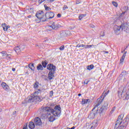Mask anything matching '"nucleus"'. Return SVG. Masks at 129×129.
Instances as JSON below:
<instances>
[{"instance_id":"4be33fe9","label":"nucleus","mask_w":129,"mask_h":129,"mask_svg":"<svg viewBox=\"0 0 129 129\" xmlns=\"http://www.w3.org/2000/svg\"><path fill=\"white\" fill-rule=\"evenodd\" d=\"M14 50L16 53H19V52H21V51H22V49H21V47H20V46H17L14 48Z\"/></svg>"},{"instance_id":"9d476101","label":"nucleus","mask_w":129,"mask_h":129,"mask_svg":"<svg viewBox=\"0 0 129 129\" xmlns=\"http://www.w3.org/2000/svg\"><path fill=\"white\" fill-rule=\"evenodd\" d=\"M47 69L49 70V71H56V66L52 63H49L47 66Z\"/></svg>"},{"instance_id":"bf43d9fd","label":"nucleus","mask_w":129,"mask_h":129,"mask_svg":"<svg viewBox=\"0 0 129 129\" xmlns=\"http://www.w3.org/2000/svg\"><path fill=\"white\" fill-rule=\"evenodd\" d=\"M127 53V51H124V54H126Z\"/></svg>"},{"instance_id":"423d86ee","label":"nucleus","mask_w":129,"mask_h":129,"mask_svg":"<svg viewBox=\"0 0 129 129\" xmlns=\"http://www.w3.org/2000/svg\"><path fill=\"white\" fill-rule=\"evenodd\" d=\"M59 27L60 25H59V24L51 21L50 22V24L48 26V28L49 29H47V32L48 31H51V30H57L58 28Z\"/></svg>"},{"instance_id":"9b49d317","label":"nucleus","mask_w":129,"mask_h":129,"mask_svg":"<svg viewBox=\"0 0 129 129\" xmlns=\"http://www.w3.org/2000/svg\"><path fill=\"white\" fill-rule=\"evenodd\" d=\"M113 29H114V33L116 34V35H119L120 32V30H121V25L120 26H118L117 25H115L114 26Z\"/></svg>"},{"instance_id":"f704fd0d","label":"nucleus","mask_w":129,"mask_h":129,"mask_svg":"<svg viewBox=\"0 0 129 129\" xmlns=\"http://www.w3.org/2000/svg\"><path fill=\"white\" fill-rule=\"evenodd\" d=\"M125 9H126V10L122 13L123 15H124V14H125L126 12H127V11H128V7H125Z\"/></svg>"},{"instance_id":"6ab92c4d","label":"nucleus","mask_w":129,"mask_h":129,"mask_svg":"<svg viewBox=\"0 0 129 129\" xmlns=\"http://www.w3.org/2000/svg\"><path fill=\"white\" fill-rule=\"evenodd\" d=\"M2 27L5 32H7V31H8V29L10 28V26H7V24H6L5 23L4 24H2Z\"/></svg>"},{"instance_id":"3c124183","label":"nucleus","mask_w":129,"mask_h":129,"mask_svg":"<svg viewBox=\"0 0 129 129\" xmlns=\"http://www.w3.org/2000/svg\"><path fill=\"white\" fill-rule=\"evenodd\" d=\"M55 0H49V3H52V2H54Z\"/></svg>"},{"instance_id":"680f3d73","label":"nucleus","mask_w":129,"mask_h":129,"mask_svg":"<svg viewBox=\"0 0 129 129\" xmlns=\"http://www.w3.org/2000/svg\"><path fill=\"white\" fill-rule=\"evenodd\" d=\"M78 96H81V94H79Z\"/></svg>"},{"instance_id":"e2e57ef3","label":"nucleus","mask_w":129,"mask_h":129,"mask_svg":"<svg viewBox=\"0 0 129 129\" xmlns=\"http://www.w3.org/2000/svg\"><path fill=\"white\" fill-rule=\"evenodd\" d=\"M38 90L39 92H41V89H38Z\"/></svg>"},{"instance_id":"cd10ccee","label":"nucleus","mask_w":129,"mask_h":129,"mask_svg":"<svg viewBox=\"0 0 129 129\" xmlns=\"http://www.w3.org/2000/svg\"><path fill=\"white\" fill-rule=\"evenodd\" d=\"M1 54H2L3 57H7V55H8V53H7V51H3L2 52H0Z\"/></svg>"},{"instance_id":"5fc2aeb1","label":"nucleus","mask_w":129,"mask_h":129,"mask_svg":"<svg viewBox=\"0 0 129 129\" xmlns=\"http://www.w3.org/2000/svg\"><path fill=\"white\" fill-rule=\"evenodd\" d=\"M16 113H17V111H14V112H13V114H16Z\"/></svg>"},{"instance_id":"c756f323","label":"nucleus","mask_w":129,"mask_h":129,"mask_svg":"<svg viewBox=\"0 0 129 129\" xmlns=\"http://www.w3.org/2000/svg\"><path fill=\"white\" fill-rule=\"evenodd\" d=\"M112 5L114 6V7H115L116 8H117L118 5L117 4V3L115 2H112Z\"/></svg>"},{"instance_id":"1a4fd4ad","label":"nucleus","mask_w":129,"mask_h":129,"mask_svg":"<svg viewBox=\"0 0 129 129\" xmlns=\"http://www.w3.org/2000/svg\"><path fill=\"white\" fill-rule=\"evenodd\" d=\"M95 109L96 110L95 111L91 112L89 115L88 117H89V118H94V117H95V115H96L97 114V112H98V107H96Z\"/></svg>"},{"instance_id":"4468645a","label":"nucleus","mask_w":129,"mask_h":129,"mask_svg":"<svg viewBox=\"0 0 129 129\" xmlns=\"http://www.w3.org/2000/svg\"><path fill=\"white\" fill-rule=\"evenodd\" d=\"M98 125V123H97V121H94L91 124V127L90 129H95V127Z\"/></svg>"},{"instance_id":"37998d69","label":"nucleus","mask_w":129,"mask_h":129,"mask_svg":"<svg viewBox=\"0 0 129 129\" xmlns=\"http://www.w3.org/2000/svg\"><path fill=\"white\" fill-rule=\"evenodd\" d=\"M88 82H89V81H87V80H85L84 82V84H88Z\"/></svg>"},{"instance_id":"338daca9","label":"nucleus","mask_w":129,"mask_h":129,"mask_svg":"<svg viewBox=\"0 0 129 129\" xmlns=\"http://www.w3.org/2000/svg\"><path fill=\"white\" fill-rule=\"evenodd\" d=\"M126 48H127V46L124 49V50H126Z\"/></svg>"},{"instance_id":"7c9ffc66","label":"nucleus","mask_w":129,"mask_h":129,"mask_svg":"<svg viewBox=\"0 0 129 129\" xmlns=\"http://www.w3.org/2000/svg\"><path fill=\"white\" fill-rule=\"evenodd\" d=\"M129 99V90L128 91V92L126 93V97H125V99H126L127 100V99Z\"/></svg>"},{"instance_id":"8fccbe9b","label":"nucleus","mask_w":129,"mask_h":129,"mask_svg":"<svg viewBox=\"0 0 129 129\" xmlns=\"http://www.w3.org/2000/svg\"><path fill=\"white\" fill-rule=\"evenodd\" d=\"M91 28H95V26L94 25H90Z\"/></svg>"},{"instance_id":"864d4df0","label":"nucleus","mask_w":129,"mask_h":129,"mask_svg":"<svg viewBox=\"0 0 129 129\" xmlns=\"http://www.w3.org/2000/svg\"><path fill=\"white\" fill-rule=\"evenodd\" d=\"M12 71H14V72L16 71V69L13 68L12 69Z\"/></svg>"},{"instance_id":"c9c22d12","label":"nucleus","mask_w":129,"mask_h":129,"mask_svg":"<svg viewBox=\"0 0 129 129\" xmlns=\"http://www.w3.org/2000/svg\"><path fill=\"white\" fill-rule=\"evenodd\" d=\"M45 1H46V0H39L38 4H39V5H41V4H42V3H44V2H45Z\"/></svg>"},{"instance_id":"052dcab7","label":"nucleus","mask_w":129,"mask_h":129,"mask_svg":"<svg viewBox=\"0 0 129 129\" xmlns=\"http://www.w3.org/2000/svg\"><path fill=\"white\" fill-rule=\"evenodd\" d=\"M125 51V49H124L123 51H121V53H123V52H124Z\"/></svg>"},{"instance_id":"393cba45","label":"nucleus","mask_w":129,"mask_h":129,"mask_svg":"<svg viewBox=\"0 0 129 129\" xmlns=\"http://www.w3.org/2000/svg\"><path fill=\"white\" fill-rule=\"evenodd\" d=\"M29 67L31 70L34 71L35 70V67H34V63H32L29 65Z\"/></svg>"},{"instance_id":"5701e85b","label":"nucleus","mask_w":129,"mask_h":129,"mask_svg":"<svg viewBox=\"0 0 129 129\" xmlns=\"http://www.w3.org/2000/svg\"><path fill=\"white\" fill-rule=\"evenodd\" d=\"M91 47H93V48H95L96 46L94 45H85V49H88L89 48H91Z\"/></svg>"},{"instance_id":"0eeeda50","label":"nucleus","mask_w":129,"mask_h":129,"mask_svg":"<svg viewBox=\"0 0 129 129\" xmlns=\"http://www.w3.org/2000/svg\"><path fill=\"white\" fill-rule=\"evenodd\" d=\"M121 31H124V32H126V33L129 32V23H124L121 25Z\"/></svg>"},{"instance_id":"13d9d810","label":"nucleus","mask_w":129,"mask_h":129,"mask_svg":"<svg viewBox=\"0 0 129 129\" xmlns=\"http://www.w3.org/2000/svg\"><path fill=\"white\" fill-rule=\"evenodd\" d=\"M76 4L77 5H78V4H79V2L78 1H76Z\"/></svg>"},{"instance_id":"f03ea898","label":"nucleus","mask_w":129,"mask_h":129,"mask_svg":"<svg viewBox=\"0 0 129 129\" xmlns=\"http://www.w3.org/2000/svg\"><path fill=\"white\" fill-rule=\"evenodd\" d=\"M123 118L122 115H119L116 121L114 129H125L128 124L129 118L125 117Z\"/></svg>"},{"instance_id":"20e7f679","label":"nucleus","mask_w":129,"mask_h":129,"mask_svg":"<svg viewBox=\"0 0 129 129\" xmlns=\"http://www.w3.org/2000/svg\"><path fill=\"white\" fill-rule=\"evenodd\" d=\"M109 93V90L107 91L105 94H102L101 96L97 99V101L96 102V105L94 107V108L92 109V111H93V110H95V108L97 107L98 106H99L101 103H102V102L104 100V98H105V96L107 94Z\"/></svg>"},{"instance_id":"09e8293b","label":"nucleus","mask_w":129,"mask_h":129,"mask_svg":"<svg viewBox=\"0 0 129 129\" xmlns=\"http://www.w3.org/2000/svg\"><path fill=\"white\" fill-rule=\"evenodd\" d=\"M57 17L58 18H60L61 17V14H57Z\"/></svg>"},{"instance_id":"c03bdc74","label":"nucleus","mask_w":129,"mask_h":129,"mask_svg":"<svg viewBox=\"0 0 129 129\" xmlns=\"http://www.w3.org/2000/svg\"><path fill=\"white\" fill-rule=\"evenodd\" d=\"M124 60V58L121 57V59H120V63H122Z\"/></svg>"},{"instance_id":"72a5a7b5","label":"nucleus","mask_w":129,"mask_h":129,"mask_svg":"<svg viewBox=\"0 0 129 129\" xmlns=\"http://www.w3.org/2000/svg\"><path fill=\"white\" fill-rule=\"evenodd\" d=\"M84 17H85V16H84V15L82 14L81 16H79V20H82V18H84Z\"/></svg>"},{"instance_id":"412c9836","label":"nucleus","mask_w":129,"mask_h":129,"mask_svg":"<svg viewBox=\"0 0 129 129\" xmlns=\"http://www.w3.org/2000/svg\"><path fill=\"white\" fill-rule=\"evenodd\" d=\"M37 69L38 71H42L43 70V66L41 63L38 64V65L37 66Z\"/></svg>"},{"instance_id":"f8f14e48","label":"nucleus","mask_w":129,"mask_h":129,"mask_svg":"<svg viewBox=\"0 0 129 129\" xmlns=\"http://www.w3.org/2000/svg\"><path fill=\"white\" fill-rule=\"evenodd\" d=\"M54 16H55V14L53 12H47L45 13V18L46 20L48 19H53Z\"/></svg>"},{"instance_id":"4c0bfd02","label":"nucleus","mask_w":129,"mask_h":129,"mask_svg":"<svg viewBox=\"0 0 129 129\" xmlns=\"http://www.w3.org/2000/svg\"><path fill=\"white\" fill-rule=\"evenodd\" d=\"M66 9H68V7L66 5L63 6V7L62 8L63 11H65Z\"/></svg>"},{"instance_id":"bb28decb","label":"nucleus","mask_w":129,"mask_h":129,"mask_svg":"<svg viewBox=\"0 0 129 129\" xmlns=\"http://www.w3.org/2000/svg\"><path fill=\"white\" fill-rule=\"evenodd\" d=\"M60 37H62L63 38L66 36V32L61 31L60 32Z\"/></svg>"},{"instance_id":"0e129e2a","label":"nucleus","mask_w":129,"mask_h":129,"mask_svg":"<svg viewBox=\"0 0 129 129\" xmlns=\"http://www.w3.org/2000/svg\"><path fill=\"white\" fill-rule=\"evenodd\" d=\"M0 112H2V109H0Z\"/></svg>"},{"instance_id":"6e6d98bb","label":"nucleus","mask_w":129,"mask_h":129,"mask_svg":"<svg viewBox=\"0 0 129 129\" xmlns=\"http://www.w3.org/2000/svg\"><path fill=\"white\" fill-rule=\"evenodd\" d=\"M71 129H75V126H73Z\"/></svg>"},{"instance_id":"a211bd4d","label":"nucleus","mask_w":129,"mask_h":129,"mask_svg":"<svg viewBox=\"0 0 129 129\" xmlns=\"http://www.w3.org/2000/svg\"><path fill=\"white\" fill-rule=\"evenodd\" d=\"M28 126L29 128L34 129L35 128V123L32 121L29 122Z\"/></svg>"},{"instance_id":"ea45409f","label":"nucleus","mask_w":129,"mask_h":129,"mask_svg":"<svg viewBox=\"0 0 129 129\" xmlns=\"http://www.w3.org/2000/svg\"><path fill=\"white\" fill-rule=\"evenodd\" d=\"M125 91H126V88L125 87H124L123 89V90L122 91V94L123 93H124V92H125Z\"/></svg>"},{"instance_id":"4d7b16f0","label":"nucleus","mask_w":129,"mask_h":129,"mask_svg":"<svg viewBox=\"0 0 129 129\" xmlns=\"http://www.w3.org/2000/svg\"><path fill=\"white\" fill-rule=\"evenodd\" d=\"M31 17H32V16H31V15H29V16H28V18H31Z\"/></svg>"},{"instance_id":"2eb2a0df","label":"nucleus","mask_w":129,"mask_h":129,"mask_svg":"<svg viewBox=\"0 0 129 129\" xmlns=\"http://www.w3.org/2000/svg\"><path fill=\"white\" fill-rule=\"evenodd\" d=\"M54 73H55V71H49L48 73V79L49 80H52L53 78L54 77Z\"/></svg>"},{"instance_id":"774afa93","label":"nucleus","mask_w":129,"mask_h":129,"mask_svg":"<svg viewBox=\"0 0 129 129\" xmlns=\"http://www.w3.org/2000/svg\"><path fill=\"white\" fill-rule=\"evenodd\" d=\"M26 74H29V73H28L27 72L26 73Z\"/></svg>"},{"instance_id":"603ef678","label":"nucleus","mask_w":129,"mask_h":129,"mask_svg":"<svg viewBox=\"0 0 129 129\" xmlns=\"http://www.w3.org/2000/svg\"><path fill=\"white\" fill-rule=\"evenodd\" d=\"M103 52L106 53V54H108V51H104Z\"/></svg>"},{"instance_id":"a878e982","label":"nucleus","mask_w":129,"mask_h":129,"mask_svg":"<svg viewBox=\"0 0 129 129\" xmlns=\"http://www.w3.org/2000/svg\"><path fill=\"white\" fill-rule=\"evenodd\" d=\"M78 48H81V50H83V48H85V45L84 44H80L76 46Z\"/></svg>"},{"instance_id":"a19ab883","label":"nucleus","mask_w":129,"mask_h":129,"mask_svg":"<svg viewBox=\"0 0 129 129\" xmlns=\"http://www.w3.org/2000/svg\"><path fill=\"white\" fill-rule=\"evenodd\" d=\"M75 28V25H73V26L70 27L69 29L70 30H74V28Z\"/></svg>"},{"instance_id":"7ed1b4c3","label":"nucleus","mask_w":129,"mask_h":129,"mask_svg":"<svg viewBox=\"0 0 129 129\" xmlns=\"http://www.w3.org/2000/svg\"><path fill=\"white\" fill-rule=\"evenodd\" d=\"M39 94V91H36L34 92V94H31V95L28 97V102H34V101L41 102V97L38 96Z\"/></svg>"},{"instance_id":"58836bf2","label":"nucleus","mask_w":129,"mask_h":129,"mask_svg":"<svg viewBox=\"0 0 129 129\" xmlns=\"http://www.w3.org/2000/svg\"><path fill=\"white\" fill-rule=\"evenodd\" d=\"M53 91H51L49 93V96L50 97H52L53 96Z\"/></svg>"},{"instance_id":"79ce46f5","label":"nucleus","mask_w":129,"mask_h":129,"mask_svg":"<svg viewBox=\"0 0 129 129\" xmlns=\"http://www.w3.org/2000/svg\"><path fill=\"white\" fill-rule=\"evenodd\" d=\"M44 8H45V10H46V11L49 10V7H48V6H47V5H44Z\"/></svg>"},{"instance_id":"f257e3e1","label":"nucleus","mask_w":129,"mask_h":129,"mask_svg":"<svg viewBox=\"0 0 129 129\" xmlns=\"http://www.w3.org/2000/svg\"><path fill=\"white\" fill-rule=\"evenodd\" d=\"M41 112H49L53 114L52 116H50L49 118V121L52 122L55 120V116L59 117L61 115V107L60 105H56L54 107V109H52L49 107H42L41 108Z\"/></svg>"},{"instance_id":"a18cd8bd","label":"nucleus","mask_w":129,"mask_h":129,"mask_svg":"<svg viewBox=\"0 0 129 129\" xmlns=\"http://www.w3.org/2000/svg\"><path fill=\"white\" fill-rule=\"evenodd\" d=\"M114 110H115V107H114V108H113L112 109V110L110 111V113H112V112H113V111H114Z\"/></svg>"},{"instance_id":"b1692460","label":"nucleus","mask_w":129,"mask_h":129,"mask_svg":"<svg viewBox=\"0 0 129 129\" xmlns=\"http://www.w3.org/2000/svg\"><path fill=\"white\" fill-rule=\"evenodd\" d=\"M94 68V66L93 64H91L89 66H87V70H92V69Z\"/></svg>"},{"instance_id":"39448f33","label":"nucleus","mask_w":129,"mask_h":129,"mask_svg":"<svg viewBox=\"0 0 129 129\" xmlns=\"http://www.w3.org/2000/svg\"><path fill=\"white\" fill-rule=\"evenodd\" d=\"M36 16L37 18L40 20V22H46V21H47L46 16H45V13L43 12V11L37 12Z\"/></svg>"},{"instance_id":"dca6fc26","label":"nucleus","mask_w":129,"mask_h":129,"mask_svg":"<svg viewBox=\"0 0 129 129\" xmlns=\"http://www.w3.org/2000/svg\"><path fill=\"white\" fill-rule=\"evenodd\" d=\"M2 86L5 90H6V91H8V90L10 89V87H9V86H8L5 82L2 83Z\"/></svg>"},{"instance_id":"69168bd1","label":"nucleus","mask_w":129,"mask_h":129,"mask_svg":"<svg viewBox=\"0 0 129 129\" xmlns=\"http://www.w3.org/2000/svg\"><path fill=\"white\" fill-rule=\"evenodd\" d=\"M67 129H71V128L67 127Z\"/></svg>"},{"instance_id":"473e14b6","label":"nucleus","mask_w":129,"mask_h":129,"mask_svg":"<svg viewBox=\"0 0 129 129\" xmlns=\"http://www.w3.org/2000/svg\"><path fill=\"white\" fill-rule=\"evenodd\" d=\"M6 59L7 60H10V59H11V54H7V55H6Z\"/></svg>"},{"instance_id":"2f4dec72","label":"nucleus","mask_w":129,"mask_h":129,"mask_svg":"<svg viewBox=\"0 0 129 129\" xmlns=\"http://www.w3.org/2000/svg\"><path fill=\"white\" fill-rule=\"evenodd\" d=\"M64 49H65L64 45H62L59 47V50L60 51H63Z\"/></svg>"},{"instance_id":"c85d7f7f","label":"nucleus","mask_w":129,"mask_h":129,"mask_svg":"<svg viewBox=\"0 0 129 129\" xmlns=\"http://www.w3.org/2000/svg\"><path fill=\"white\" fill-rule=\"evenodd\" d=\"M38 85H39V82H36L34 85V88H35V89H38Z\"/></svg>"},{"instance_id":"aec40b11","label":"nucleus","mask_w":129,"mask_h":129,"mask_svg":"<svg viewBox=\"0 0 129 129\" xmlns=\"http://www.w3.org/2000/svg\"><path fill=\"white\" fill-rule=\"evenodd\" d=\"M41 63L42 65V67L44 68H46V67H47V65L48 64V61L47 60L42 61Z\"/></svg>"},{"instance_id":"49530a36","label":"nucleus","mask_w":129,"mask_h":129,"mask_svg":"<svg viewBox=\"0 0 129 129\" xmlns=\"http://www.w3.org/2000/svg\"><path fill=\"white\" fill-rule=\"evenodd\" d=\"M23 129H28V125L26 124V125H24Z\"/></svg>"},{"instance_id":"de8ad7c7","label":"nucleus","mask_w":129,"mask_h":129,"mask_svg":"<svg viewBox=\"0 0 129 129\" xmlns=\"http://www.w3.org/2000/svg\"><path fill=\"white\" fill-rule=\"evenodd\" d=\"M125 53H123V55H122V58H125Z\"/></svg>"},{"instance_id":"f3484780","label":"nucleus","mask_w":129,"mask_h":129,"mask_svg":"<svg viewBox=\"0 0 129 129\" xmlns=\"http://www.w3.org/2000/svg\"><path fill=\"white\" fill-rule=\"evenodd\" d=\"M90 100L89 99H82V104H87L90 103Z\"/></svg>"},{"instance_id":"ddd939ff","label":"nucleus","mask_w":129,"mask_h":129,"mask_svg":"<svg viewBox=\"0 0 129 129\" xmlns=\"http://www.w3.org/2000/svg\"><path fill=\"white\" fill-rule=\"evenodd\" d=\"M34 122L35 124V125H41L42 121H41V119L39 117H36L34 119Z\"/></svg>"},{"instance_id":"6e6552de","label":"nucleus","mask_w":129,"mask_h":129,"mask_svg":"<svg viewBox=\"0 0 129 129\" xmlns=\"http://www.w3.org/2000/svg\"><path fill=\"white\" fill-rule=\"evenodd\" d=\"M108 105V103L107 102H105L104 105H103L100 109L99 112L101 114V113H103L105 111L107 110V106Z\"/></svg>"},{"instance_id":"e433bc0d","label":"nucleus","mask_w":129,"mask_h":129,"mask_svg":"<svg viewBox=\"0 0 129 129\" xmlns=\"http://www.w3.org/2000/svg\"><path fill=\"white\" fill-rule=\"evenodd\" d=\"M125 73H126V72L125 71H123L122 72L121 74L120 75V77H121V76H123V75H124V74H125Z\"/></svg>"}]
</instances>
